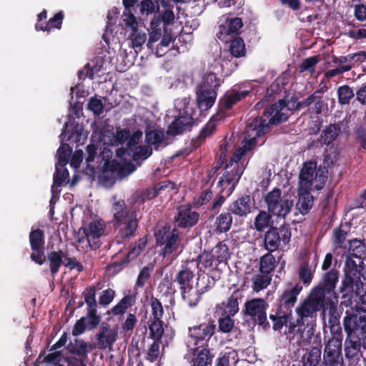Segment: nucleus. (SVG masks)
Wrapping results in <instances>:
<instances>
[{
	"instance_id": "nucleus-1",
	"label": "nucleus",
	"mask_w": 366,
	"mask_h": 366,
	"mask_svg": "<svg viewBox=\"0 0 366 366\" xmlns=\"http://www.w3.org/2000/svg\"><path fill=\"white\" fill-rule=\"evenodd\" d=\"M297 318L295 321L290 320L285 325V334L290 341L299 347L310 344L315 334L317 312L302 300L295 309Z\"/></svg>"
},
{
	"instance_id": "nucleus-2",
	"label": "nucleus",
	"mask_w": 366,
	"mask_h": 366,
	"mask_svg": "<svg viewBox=\"0 0 366 366\" xmlns=\"http://www.w3.org/2000/svg\"><path fill=\"white\" fill-rule=\"evenodd\" d=\"M343 327L347 335L345 357L350 360L357 361L362 357L361 348L366 349V317L346 311Z\"/></svg>"
},
{
	"instance_id": "nucleus-3",
	"label": "nucleus",
	"mask_w": 366,
	"mask_h": 366,
	"mask_svg": "<svg viewBox=\"0 0 366 366\" xmlns=\"http://www.w3.org/2000/svg\"><path fill=\"white\" fill-rule=\"evenodd\" d=\"M302 286L300 283L295 284L292 287L285 289L276 300L274 313L269 315L272 322V329L274 331H281L285 325L292 320V310L297 302V298Z\"/></svg>"
},
{
	"instance_id": "nucleus-4",
	"label": "nucleus",
	"mask_w": 366,
	"mask_h": 366,
	"mask_svg": "<svg viewBox=\"0 0 366 366\" xmlns=\"http://www.w3.org/2000/svg\"><path fill=\"white\" fill-rule=\"evenodd\" d=\"M338 280V270L332 269L324 273L318 284L311 289L303 301L317 312L322 311L325 314L326 307L331 302L330 296L335 293Z\"/></svg>"
},
{
	"instance_id": "nucleus-5",
	"label": "nucleus",
	"mask_w": 366,
	"mask_h": 366,
	"mask_svg": "<svg viewBox=\"0 0 366 366\" xmlns=\"http://www.w3.org/2000/svg\"><path fill=\"white\" fill-rule=\"evenodd\" d=\"M112 152L110 149L104 148L102 152V159L104 163L99 175V179L105 187H112L116 182L117 179H122L130 174L135 170V166L131 162L120 164L117 160H109V157L112 156Z\"/></svg>"
},
{
	"instance_id": "nucleus-6",
	"label": "nucleus",
	"mask_w": 366,
	"mask_h": 366,
	"mask_svg": "<svg viewBox=\"0 0 366 366\" xmlns=\"http://www.w3.org/2000/svg\"><path fill=\"white\" fill-rule=\"evenodd\" d=\"M331 337L325 342L323 354L325 366H342L343 332L341 325L329 327Z\"/></svg>"
},
{
	"instance_id": "nucleus-7",
	"label": "nucleus",
	"mask_w": 366,
	"mask_h": 366,
	"mask_svg": "<svg viewBox=\"0 0 366 366\" xmlns=\"http://www.w3.org/2000/svg\"><path fill=\"white\" fill-rule=\"evenodd\" d=\"M269 307L267 301L263 298H252L244 302L242 310L244 317L249 319L262 327L263 330H267L270 328V324L267 318V310Z\"/></svg>"
},
{
	"instance_id": "nucleus-8",
	"label": "nucleus",
	"mask_w": 366,
	"mask_h": 366,
	"mask_svg": "<svg viewBox=\"0 0 366 366\" xmlns=\"http://www.w3.org/2000/svg\"><path fill=\"white\" fill-rule=\"evenodd\" d=\"M205 320L188 328V335L196 346H204L215 333L217 329L215 320L209 315L205 316Z\"/></svg>"
},
{
	"instance_id": "nucleus-9",
	"label": "nucleus",
	"mask_w": 366,
	"mask_h": 366,
	"mask_svg": "<svg viewBox=\"0 0 366 366\" xmlns=\"http://www.w3.org/2000/svg\"><path fill=\"white\" fill-rule=\"evenodd\" d=\"M177 230H154L156 244L162 247L161 254L165 257L177 251L181 244Z\"/></svg>"
},
{
	"instance_id": "nucleus-10",
	"label": "nucleus",
	"mask_w": 366,
	"mask_h": 366,
	"mask_svg": "<svg viewBox=\"0 0 366 366\" xmlns=\"http://www.w3.org/2000/svg\"><path fill=\"white\" fill-rule=\"evenodd\" d=\"M281 189L274 188L267 193L265 202L269 212L274 215L285 217L293 207V200L281 197Z\"/></svg>"
},
{
	"instance_id": "nucleus-11",
	"label": "nucleus",
	"mask_w": 366,
	"mask_h": 366,
	"mask_svg": "<svg viewBox=\"0 0 366 366\" xmlns=\"http://www.w3.org/2000/svg\"><path fill=\"white\" fill-rule=\"evenodd\" d=\"M196 119H197V117L195 116V111L187 107L186 111L184 113H180L171 123L167 133L169 135L176 136L182 134L185 131H190Z\"/></svg>"
},
{
	"instance_id": "nucleus-12",
	"label": "nucleus",
	"mask_w": 366,
	"mask_h": 366,
	"mask_svg": "<svg viewBox=\"0 0 366 366\" xmlns=\"http://www.w3.org/2000/svg\"><path fill=\"white\" fill-rule=\"evenodd\" d=\"M244 167H232L231 164H226L224 172L220 177L217 185L221 188H224L226 196H229L235 189L236 185L239 182Z\"/></svg>"
},
{
	"instance_id": "nucleus-13",
	"label": "nucleus",
	"mask_w": 366,
	"mask_h": 366,
	"mask_svg": "<svg viewBox=\"0 0 366 366\" xmlns=\"http://www.w3.org/2000/svg\"><path fill=\"white\" fill-rule=\"evenodd\" d=\"M102 316L97 314V310H86V316L81 317L74 325L72 335L78 336L85 330L92 331L100 324Z\"/></svg>"
},
{
	"instance_id": "nucleus-14",
	"label": "nucleus",
	"mask_w": 366,
	"mask_h": 366,
	"mask_svg": "<svg viewBox=\"0 0 366 366\" xmlns=\"http://www.w3.org/2000/svg\"><path fill=\"white\" fill-rule=\"evenodd\" d=\"M224 119V114L217 112L211 117L207 123L202 128L199 134L192 139L191 147L192 150L197 149L200 147L206 141L207 138L211 137L216 132L217 122Z\"/></svg>"
},
{
	"instance_id": "nucleus-15",
	"label": "nucleus",
	"mask_w": 366,
	"mask_h": 366,
	"mask_svg": "<svg viewBox=\"0 0 366 366\" xmlns=\"http://www.w3.org/2000/svg\"><path fill=\"white\" fill-rule=\"evenodd\" d=\"M29 242L32 249L30 255L31 260L41 265L45 261L43 230H31L29 234Z\"/></svg>"
},
{
	"instance_id": "nucleus-16",
	"label": "nucleus",
	"mask_w": 366,
	"mask_h": 366,
	"mask_svg": "<svg viewBox=\"0 0 366 366\" xmlns=\"http://www.w3.org/2000/svg\"><path fill=\"white\" fill-rule=\"evenodd\" d=\"M118 337L117 330L111 328L108 322H104L100 325L99 332L95 335L96 347L100 350H112Z\"/></svg>"
},
{
	"instance_id": "nucleus-17",
	"label": "nucleus",
	"mask_w": 366,
	"mask_h": 366,
	"mask_svg": "<svg viewBox=\"0 0 366 366\" xmlns=\"http://www.w3.org/2000/svg\"><path fill=\"white\" fill-rule=\"evenodd\" d=\"M243 25L242 20L239 17L227 18L225 25L219 26L217 37L220 41L228 43L230 38L239 36Z\"/></svg>"
},
{
	"instance_id": "nucleus-18",
	"label": "nucleus",
	"mask_w": 366,
	"mask_h": 366,
	"mask_svg": "<svg viewBox=\"0 0 366 366\" xmlns=\"http://www.w3.org/2000/svg\"><path fill=\"white\" fill-rule=\"evenodd\" d=\"M249 93V91L237 89L236 88L227 91L219 99V111L217 112L224 114L225 117L227 116L225 112L230 110L234 105L246 98Z\"/></svg>"
},
{
	"instance_id": "nucleus-19",
	"label": "nucleus",
	"mask_w": 366,
	"mask_h": 366,
	"mask_svg": "<svg viewBox=\"0 0 366 366\" xmlns=\"http://www.w3.org/2000/svg\"><path fill=\"white\" fill-rule=\"evenodd\" d=\"M285 100L280 99L277 103L273 104L264 109L263 116L269 119V124L277 125L288 119L287 113L285 112Z\"/></svg>"
},
{
	"instance_id": "nucleus-20",
	"label": "nucleus",
	"mask_w": 366,
	"mask_h": 366,
	"mask_svg": "<svg viewBox=\"0 0 366 366\" xmlns=\"http://www.w3.org/2000/svg\"><path fill=\"white\" fill-rule=\"evenodd\" d=\"M251 132L249 136L254 135L248 141L245 142L244 149L251 150L257 144V139L264 137L265 134L269 131V127L266 124V119L262 117L256 118L249 124Z\"/></svg>"
},
{
	"instance_id": "nucleus-21",
	"label": "nucleus",
	"mask_w": 366,
	"mask_h": 366,
	"mask_svg": "<svg viewBox=\"0 0 366 366\" xmlns=\"http://www.w3.org/2000/svg\"><path fill=\"white\" fill-rule=\"evenodd\" d=\"M242 297L241 292L238 290H234L226 302L216 305V312L234 317L239 312V300Z\"/></svg>"
},
{
	"instance_id": "nucleus-22",
	"label": "nucleus",
	"mask_w": 366,
	"mask_h": 366,
	"mask_svg": "<svg viewBox=\"0 0 366 366\" xmlns=\"http://www.w3.org/2000/svg\"><path fill=\"white\" fill-rule=\"evenodd\" d=\"M355 257L357 259V261L351 257H347L345 274L359 281V282H362L361 278L365 280H366V266L360 257Z\"/></svg>"
},
{
	"instance_id": "nucleus-23",
	"label": "nucleus",
	"mask_w": 366,
	"mask_h": 366,
	"mask_svg": "<svg viewBox=\"0 0 366 366\" xmlns=\"http://www.w3.org/2000/svg\"><path fill=\"white\" fill-rule=\"evenodd\" d=\"M254 199L250 195L244 194L232 202L228 211L239 217H246L252 211Z\"/></svg>"
},
{
	"instance_id": "nucleus-24",
	"label": "nucleus",
	"mask_w": 366,
	"mask_h": 366,
	"mask_svg": "<svg viewBox=\"0 0 366 366\" xmlns=\"http://www.w3.org/2000/svg\"><path fill=\"white\" fill-rule=\"evenodd\" d=\"M114 226L118 227L122 224L125 225L124 229H137L138 220L136 212H130L127 208H122L114 215Z\"/></svg>"
},
{
	"instance_id": "nucleus-25",
	"label": "nucleus",
	"mask_w": 366,
	"mask_h": 366,
	"mask_svg": "<svg viewBox=\"0 0 366 366\" xmlns=\"http://www.w3.org/2000/svg\"><path fill=\"white\" fill-rule=\"evenodd\" d=\"M199 217L198 212L193 211L191 207H180L175 222L179 227H192L197 223Z\"/></svg>"
},
{
	"instance_id": "nucleus-26",
	"label": "nucleus",
	"mask_w": 366,
	"mask_h": 366,
	"mask_svg": "<svg viewBox=\"0 0 366 366\" xmlns=\"http://www.w3.org/2000/svg\"><path fill=\"white\" fill-rule=\"evenodd\" d=\"M217 92L213 89L199 87L197 90V104L200 112L209 110L217 99Z\"/></svg>"
},
{
	"instance_id": "nucleus-27",
	"label": "nucleus",
	"mask_w": 366,
	"mask_h": 366,
	"mask_svg": "<svg viewBox=\"0 0 366 366\" xmlns=\"http://www.w3.org/2000/svg\"><path fill=\"white\" fill-rule=\"evenodd\" d=\"M94 348H96L94 345L78 338L71 341L66 347L69 353L84 359H87L88 354Z\"/></svg>"
},
{
	"instance_id": "nucleus-28",
	"label": "nucleus",
	"mask_w": 366,
	"mask_h": 366,
	"mask_svg": "<svg viewBox=\"0 0 366 366\" xmlns=\"http://www.w3.org/2000/svg\"><path fill=\"white\" fill-rule=\"evenodd\" d=\"M332 200L333 192L329 189L322 197L320 203L321 211L322 213L321 221H329L328 227L327 229L332 227V222L333 218L334 212L332 210Z\"/></svg>"
},
{
	"instance_id": "nucleus-29",
	"label": "nucleus",
	"mask_w": 366,
	"mask_h": 366,
	"mask_svg": "<svg viewBox=\"0 0 366 366\" xmlns=\"http://www.w3.org/2000/svg\"><path fill=\"white\" fill-rule=\"evenodd\" d=\"M145 141L147 144L153 146L155 150H158L160 147L166 146L164 131L162 128H155L150 129L147 128L145 130Z\"/></svg>"
},
{
	"instance_id": "nucleus-30",
	"label": "nucleus",
	"mask_w": 366,
	"mask_h": 366,
	"mask_svg": "<svg viewBox=\"0 0 366 366\" xmlns=\"http://www.w3.org/2000/svg\"><path fill=\"white\" fill-rule=\"evenodd\" d=\"M316 172L317 163L315 162H305L299 175L300 184L307 188H310L312 184Z\"/></svg>"
},
{
	"instance_id": "nucleus-31",
	"label": "nucleus",
	"mask_w": 366,
	"mask_h": 366,
	"mask_svg": "<svg viewBox=\"0 0 366 366\" xmlns=\"http://www.w3.org/2000/svg\"><path fill=\"white\" fill-rule=\"evenodd\" d=\"M363 283L352 278L345 274L340 287V292L342 294V297H352L353 293L358 295V290L362 287Z\"/></svg>"
},
{
	"instance_id": "nucleus-32",
	"label": "nucleus",
	"mask_w": 366,
	"mask_h": 366,
	"mask_svg": "<svg viewBox=\"0 0 366 366\" xmlns=\"http://www.w3.org/2000/svg\"><path fill=\"white\" fill-rule=\"evenodd\" d=\"M194 277V272L188 268L179 271L175 276L174 282H177L180 292L186 290H191L193 287L192 280Z\"/></svg>"
},
{
	"instance_id": "nucleus-33",
	"label": "nucleus",
	"mask_w": 366,
	"mask_h": 366,
	"mask_svg": "<svg viewBox=\"0 0 366 366\" xmlns=\"http://www.w3.org/2000/svg\"><path fill=\"white\" fill-rule=\"evenodd\" d=\"M135 301L136 296L134 295H125L111 310H108L106 314H112L114 316L123 315L135 303Z\"/></svg>"
},
{
	"instance_id": "nucleus-34",
	"label": "nucleus",
	"mask_w": 366,
	"mask_h": 366,
	"mask_svg": "<svg viewBox=\"0 0 366 366\" xmlns=\"http://www.w3.org/2000/svg\"><path fill=\"white\" fill-rule=\"evenodd\" d=\"M64 17L63 11L57 12L48 21H44V24L36 23L35 29L36 31H50L51 29H60Z\"/></svg>"
},
{
	"instance_id": "nucleus-35",
	"label": "nucleus",
	"mask_w": 366,
	"mask_h": 366,
	"mask_svg": "<svg viewBox=\"0 0 366 366\" xmlns=\"http://www.w3.org/2000/svg\"><path fill=\"white\" fill-rule=\"evenodd\" d=\"M69 171L65 167H61L58 164L55 165V172L53 177V184L51 186V192L59 193L60 190L58 187L63 186V184L68 181Z\"/></svg>"
},
{
	"instance_id": "nucleus-36",
	"label": "nucleus",
	"mask_w": 366,
	"mask_h": 366,
	"mask_svg": "<svg viewBox=\"0 0 366 366\" xmlns=\"http://www.w3.org/2000/svg\"><path fill=\"white\" fill-rule=\"evenodd\" d=\"M366 59V52L364 51H358L354 54H349L347 56L340 57L333 56L332 62L335 64H353L361 63Z\"/></svg>"
},
{
	"instance_id": "nucleus-37",
	"label": "nucleus",
	"mask_w": 366,
	"mask_h": 366,
	"mask_svg": "<svg viewBox=\"0 0 366 366\" xmlns=\"http://www.w3.org/2000/svg\"><path fill=\"white\" fill-rule=\"evenodd\" d=\"M314 204V199L310 192L305 191L299 194L296 207L300 212L305 214L309 212Z\"/></svg>"
},
{
	"instance_id": "nucleus-38",
	"label": "nucleus",
	"mask_w": 366,
	"mask_h": 366,
	"mask_svg": "<svg viewBox=\"0 0 366 366\" xmlns=\"http://www.w3.org/2000/svg\"><path fill=\"white\" fill-rule=\"evenodd\" d=\"M280 240V233L278 230H267L264 239L265 248L270 252L276 250L279 247Z\"/></svg>"
},
{
	"instance_id": "nucleus-39",
	"label": "nucleus",
	"mask_w": 366,
	"mask_h": 366,
	"mask_svg": "<svg viewBox=\"0 0 366 366\" xmlns=\"http://www.w3.org/2000/svg\"><path fill=\"white\" fill-rule=\"evenodd\" d=\"M340 132V127L335 124H330L322 132L320 138L325 145H330L337 137Z\"/></svg>"
},
{
	"instance_id": "nucleus-40",
	"label": "nucleus",
	"mask_w": 366,
	"mask_h": 366,
	"mask_svg": "<svg viewBox=\"0 0 366 366\" xmlns=\"http://www.w3.org/2000/svg\"><path fill=\"white\" fill-rule=\"evenodd\" d=\"M181 296L182 300L187 302L188 307L190 308L196 307L202 300V294L198 289L194 290L193 287L191 290L187 289L182 290L181 292Z\"/></svg>"
},
{
	"instance_id": "nucleus-41",
	"label": "nucleus",
	"mask_w": 366,
	"mask_h": 366,
	"mask_svg": "<svg viewBox=\"0 0 366 366\" xmlns=\"http://www.w3.org/2000/svg\"><path fill=\"white\" fill-rule=\"evenodd\" d=\"M229 51L231 54L236 57L244 56L246 54V48L243 39L240 36L230 38Z\"/></svg>"
},
{
	"instance_id": "nucleus-42",
	"label": "nucleus",
	"mask_w": 366,
	"mask_h": 366,
	"mask_svg": "<svg viewBox=\"0 0 366 366\" xmlns=\"http://www.w3.org/2000/svg\"><path fill=\"white\" fill-rule=\"evenodd\" d=\"M276 267V260L274 257L268 252L260 258L259 271L262 274H269L274 271Z\"/></svg>"
},
{
	"instance_id": "nucleus-43",
	"label": "nucleus",
	"mask_w": 366,
	"mask_h": 366,
	"mask_svg": "<svg viewBox=\"0 0 366 366\" xmlns=\"http://www.w3.org/2000/svg\"><path fill=\"white\" fill-rule=\"evenodd\" d=\"M64 253L62 251H53L48 254L50 271L53 275L58 273L60 267L63 264Z\"/></svg>"
},
{
	"instance_id": "nucleus-44",
	"label": "nucleus",
	"mask_w": 366,
	"mask_h": 366,
	"mask_svg": "<svg viewBox=\"0 0 366 366\" xmlns=\"http://www.w3.org/2000/svg\"><path fill=\"white\" fill-rule=\"evenodd\" d=\"M84 237L79 240V242H83L85 237L89 244V247L96 249L99 247V238L104 234V230H82Z\"/></svg>"
},
{
	"instance_id": "nucleus-45",
	"label": "nucleus",
	"mask_w": 366,
	"mask_h": 366,
	"mask_svg": "<svg viewBox=\"0 0 366 366\" xmlns=\"http://www.w3.org/2000/svg\"><path fill=\"white\" fill-rule=\"evenodd\" d=\"M214 259L217 262L215 264L217 266L219 263L226 262L230 257V253L228 247L225 244L219 243L212 250Z\"/></svg>"
},
{
	"instance_id": "nucleus-46",
	"label": "nucleus",
	"mask_w": 366,
	"mask_h": 366,
	"mask_svg": "<svg viewBox=\"0 0 366 366\" xmlns=\"http://www.w3.org/2000/svg\"><path fill=\"white\" fill-rule=\"evenodd\" d=\"M321 357V350L312 347L303 357V366H317Z\"/></svg>"
},
{
	"instance_id": "nucleus-47",
	"label": "nucleus",
	"mask_w": 366,
	"mask_h": 366,
	"mask_svg": "<svg viewBox=\"0 0 366 366\" xmlns=\"http://www.w3.org/2000/svg\"><path fill=\"white\" fill-rule=\"evenodd\" d=\"M290 78V70L283 71L270 85L269 90L272 93H278L281 92L288 84Z\"/></svg>"
},
{
	"instance_id": "nucleus-48",
	"label": "nucleus",
	"mask_w": 366,
	"mask_h": 366,
	"mask_svg": "<svg viewBox=\"0 0 366 366\" xmlns=\"http://www.w3.org/2000/svg\"><path fill=\"white\" fill-rule=\"evenodd\" d=\"M149 337L153 340H161L164 334L162 320H149Z\"/></svg>"
},
{
	"instance_id": "nucleus-49",
	"label": "nucleus",
	"mask_w": 366,
	"mask_h": 366,
	"mask_svg": "<svg viewBox=\"0 0 366 366\" xmlns=\"http://www.w3.org/2000/svg\"><path fill=\"white\" fill-rule=\"evenodd\" d=\"M354 97L355 92L349 85H342L337 89L338 103L340 105L349 104Z\"/></svg>"
},
{
	"instance_id": "nucleus-50",
	"label": "nucleus",
	"mask_w": 366,
	"mask_h": 366,
	"mask_svg": "<svg viewBox=\"0 0 366 366\" xmlns=\"http://www.w3.org/2000/svg\"><path fill=\"white\" fill-rule=\"evenodd\" d=\"M212 356L209 349L203 348L192 361V366H211Z\"/></svg>"
},
{
	"instance_id": "nucleus-51",
	"label": "nucleus",
	"mask_w": 366,
	"mask_h": 366,
	"mask_svg": "<svg viewBox=\"0 0 366 366\" xmlns=\"http://www.w3.org/2000/svg\"><path fill=\"white\" fill-rule=\"evenodd\" d=\"M71 152L72 149L68 144H61L57 150L58 162L56 164L64 167L69 162Z\"/></svg>"
},
{
	"instance_id": "nucleus-52",
	"label": "nucleus",
	"mask_w": 366,
	"mask_h": 366,
	"mask_svg": "<svg viewBox=\"0 0 366 366\" xmlns=\"http://www.w3.org/2000/svg\"><path fill=\"white\" fill-rule=\"evenodd\" d=\"M220 85V79L217 76L216 74L209 72L204 76L202 84L199 85V87L213 89L217 92Z\"/></svg>"
},
{
	"instance_id": "nucleus-53",
	"label": "nucleus",
	"mask_w": 366,
	"mask_h": 366,
	"mask_svg": "<svg viewBox=\"0 0 366 366\" xmlns=\"http://www.w3.org/2000/svg\"><path fill=\"white\" fill-rule=\"evenodd\" d=\"M271 280V277L268 274L254 275L252 279L253 291L258 292L265 289L270 284Z\"/></svg>"
},
{
	"instance_id": "nucleus-54",
	"label": "nucleus",
	"mask_w": 366,
	"mask_h": 366,
	"mask_svg": "<svg viewBox=\"0 0 366 366\" xmlns=\"http://www.w3.org/2000/svg\"><path fill=\"white\" fill-rule=\"evenodd\" d=\"M82 295L84 298V302L86 304V310H97L96 290L94 286L86 287L83 292Z\"/></svg>"
},
{
	"instance_id": "nucleus-55",
	"label": "nucleus",
	"mask_w": 366,
	"mask_h": 366,
	"mask_svg": "<svg viewBox=\"0 0 366 366\" xmlns=\"http://www.w3.org/2000/svg\"><path fill=\"white\" fill-rule=\"evenodd\" d=\"M174 41V38L171 33L165 34L162 36L160 42L154 47V51L152 52L157 57L163 56L167 53V51L164 50V48H167L169 44Z\"/></svg>"
},
{
	"instance_id": "nucleus-56",
	"label": "nucleus",
	"mask_w": 366,
	"mask_h": 366,
	"mask_svg": "<svg viewBox=\"0 0 366 366\" xmlns=\"http://www.w3.org/2000/svg\"><path fill=\"white\" fill-rule=\"evenodd\" d=\"M175 184L170 180H163L154 185L152 192L148 194V197L152 199L157 197L162 191L168 189V191L174 189Z\"/></svg>"
},
{
	"instance_id": "nucleus-57",
	"label": "nucleus",
	"mask_w": 366,
	"mask_h": 366,
	"mask_svg": "<svg viewBox=\"0 0 366 366\" xmlns=\"http://www.w3.org/2000/svg\"><path fill=\"white\" fill-rule=\"evenodd\" d=\"M216 262L214 255L211 252L204 251L197 257V266L199 270L212 267L214 262Z\"/></svg>"
},
{
	"instance_id": "nucleus-58",
	"label": "nucleus",
	"mask_w": 366,
	"mask_h": 366,
	"mask_svg": "<svg viewBox=\"0 0 366 366\" xmlns=\"http://www.w3.org/2000/svg\"><path fill=\"white\" fill-rule=\"evenodd\" d=\"M322 94V90L321 89H317L313 93V94H315V99L313 101V105H311L310 107L308 109L310 113L314 114H320L322 113L325 105L322 97L321 96Z\"/></svg>"
},
{
	"instance_id": "nucleus-59",
	"label": "nucleus",
	"mask_w": 366,
	"mask_h": 366,
	"mask_svg": "<svg viewBox=\"0 0 366 366\" xmlns=\"http://www.w3.org/2000/svg\"><path fill=\"white\" fill-rule=\"evenodd\" d=\"M222 317L218 320V329L222 333L230 332L234 327V320L232 316L227 315H221Z\"/></svg>"
},
{
	"instance_id": "nucleus-60",
	"label": "nucleus",
	"mask_w": 366,
	"mask_h": 366,
	"mask_svg": "<svg viewBox=\"0 0 366 366\" xmlns=\"http://www.w3.org/2000/svg\"><path fill=\"white\" fill-rule=\"evenodd\" d=\"M354 139L357 144L360 145L359 150H366V127L357 126L354 129Z\"/></svg>"
},
{
	"instance_id": "nucleus-61",
	"label": "nucleus",
	"mask_w": 366,
	"mask_h": 366,
	"mask_svg": "<svg viewBox=\"0 0 366 366\" xmlns=\"http://www.w3.org/2000/svg\"><path fill=\"white\" fill-rule=\"evenodd\" d=\"M314 276V271H312L311 267L308 262H303L300 267L299 277L304 284H310Z\"/></svg>"
},
{
	"instance_id": "nucleus-62",
	"label": "nucleus",
	"mask_w": 366,
	"mask_h": 366,
	"mask_svg": "<svg viewBox=\"0 0 366 366\" xmlns=\"http://www.w3.org/2000/svg\"><path fill=\"white\" fill-rule=\"evenodd\" d=\"M152 317L149 320H162L164 315V309L159 299L152 297L151 298Z\"/></svg>"
},
{
	"instance_id": "nucleus-63",
	"label": "nucleus",
	"mask_w": 366,
	"mask_h": 366,
	"mask_svg": "<svg viewBox=\"0 0 366 366\" xmlns=\"http://www.w3.org/2000/svg\"><path fill=\"white\" fill-rule=\"evenodd\" d=\"M147 237L144 236L139 239L135 246L132 248L127 253V258L132 257V259L137 258L144 249L147 244Z\"/></svg>"
},
{
	"instance_id": "nucleus-64",
	"label": "nucleus",
	"mask_w": 366,
	"mask_h": 366,
	"mask_svg": "<svg viewBox=\"0 0 366 366\" xmlns=\"http://www.w3.org/2000/svg\"><path fill=\"white\" fill-rule=\"evenodd\" d=\"M214 280L211 279L208 275H207L203 276L199 280V282L197 283V287L202 295L205 292L211 290L214 287Z\"/></svg>"
}]
</instances>
